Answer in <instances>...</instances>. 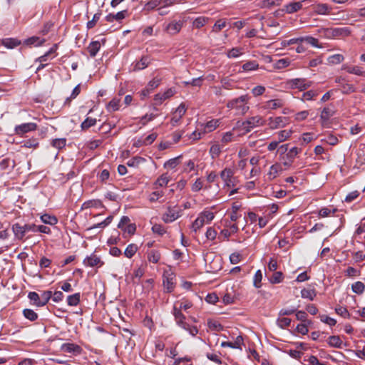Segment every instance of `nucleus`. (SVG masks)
<instances>
[{
  "instance_id": "obj_56",
  "label": "nucleus",
  "mask_w": 365,
  "mask_h": 365,
  "mask_svg": "<svg viewBox=\"0 0 365 365\" xmlns=\"http://www.w3.org/2000/svg\"><path fill=\"white\" fill-rule=\"evenodd\" d=\"M283 279V274L282 272H274L269 279L272 284L280 283Z\"/></svg>"
},
{
  "instance_id": "obj_50",
  "label": "nucleus",
  "mask_w": 365,
  "mask_h": 365,
  "mask_svg": "<svg viewBox=\"0 0 365 365\" xmlns=\"http://www.w3.org/2000/svg\"><path fill=\"white\" fill-rule=\"evenodd\" d=\"M242 50L243 49L242 48H232V49L227 51V56L229 58H237L243 53Z\"/></svg>"
},
{
  "instance_id": "obj_57",
  "label": "nucleus",
  "mask_w": 365,
  "mask_h": 365,
  "mask_svg": "<svg viewBox=\"0 0 365 365\" xmlns=\"http://www.w3.org/2000/svg\"><path fill=\"white\" fill-rule=\"evenodd\" d=\"M262 279V273L261 270L259 269L255 274L254 279H253V285L256 288L261 287V286H262V283H261Z\"/></svg>"
},
{
  "instance_id": "obj_9",
  "label": "nucleus",
  "mask_w": 365,
  "mask_h": 365,
  "mask_svg": "<svg viewBox=\"0 0 365 365\" xmlns=\"http://www.w3.org/2000/svg\"><path fill=\"white\" fill-rule=\"evenodd\" d=\"M187 108L184 103H180L173 113L170 124L173 127L177 126L182 116L185 114Z\"/></svg>"
},
{
  "instance_id": "obj_59",
  "label": "nucleus",
  "mask_w": 365,
  "mask_h": 365,
  "mask_svg": "<svg viewBox=\"0 0 365 365\" xmlns=\"http://www.w3.org/2000/svg\"><path fill=\"white\" fill-rule=\"evenodd\" d=\"M96 123V119L92 118H86V120L81 123V128L83 130L88 129Z\"/></svg>"
},
{
  "instance_id": "obj_27",
  "label": "nucleus",
  "mask_w": 365,
  "mask_h": 365,
  "mask_svg": "<svg viewBox=\"0 0 365 365\" xmlns=\"http://www.w3.org/2000/svg\"><path fill=\"white\" fill-rule=\"evenodd\" d=\"M220 119H212L207 122L204 127L205 133H210L215 130L220 125Z\"/></svg>"
},
{
  "instance_id": "obj_44",
  "label": "nucleus",
  "mask_w": 365,
  "mask_h": 365,
  "mask_svg": "<svg viewBox=\"0 0 365 365\" xmlns=\"http://www.w3.org/2000/svg\"><path fill=\"white\" fill-rule=\"evenodd\" d=\"M24 317L30 320L31 322H34L38 319V314L33 309H25L23 310Z\"/></svg>"
},
{
  "instance_id": "obj_52",
  "label": "nucleus",
  "mask_w": 365,
  "mask_h": 365,
  "mask_svg": "<svg viewBox=\"0 0 365 365\" xmlns=\"http://www.w3.org/2000/svg\"><path fill=\"white\" fill-rule=\"evenodd\" d=\"M300 38H302V42L305 41L314 47L322 48V46H319L318 43V42H319L318 39L314 37L307 36H304V37H300Z\"/></svg>"
},
{
  "instance_id": "obj_6",
  "label": "nucleus",
  "mask_w": 365,
  "mask_h": 365,
  "mask_svg": "<svg viewBox=\"0 0 365 365\" xmlns=\"http://www.w3.org/2000/svg\"><path fill=\"white\" fill-rule=\"evenodd\" d=\"M220 178L224 182L225 186L231 187L237 185V180L234 175V170L230 168H225L220 172Z\"/></svg>"
},
{
  "instance_id": "obj_46",
  "label": "nucleus",
  "mask_w": 365,
  "mask_h": 365,
  "mask_svg": "<svg viewBox=\"0 0 365 365\" xmlns=\"http://www.w3.org/2000/svg\"><path fill=\"white\" fill-rule=\"evenodd\" d=\"M138 246L135 244H130L125 250L124 255L128 258H131L138 251Z\"/></svg>"
},
{
  "instance_id": "obj_64",
  "label": "nucleus",
  "mask_w": 365,
  "mask_h": 365,
  "mask_svg": "<svg viewBox=\"0 0 365 365\" xmlns=\"http://www.w3.org/2000/svg\"><path fill=\"white\" fill-rule=\"evenodd\" d=\"M200 215L202 217L207 224L210 223L214 219V213L210 211H204Z\"/></svg>"
},
{
  "instance_id": "obj_36",
  "label": "nucleus",
  "mask_w": 365,
  "mask_h": 365,
  "mask_svg": "<svg viewBox=\"0 0 365 365\" xmlns=\"http://www.w3.org/2000/svg\"><path fill=\"white\" fill-rule=\"evenodd\" d=\"M236 128H237V125L233 128L232 131H228L223 133L221 139L222 143L227 144L235 140L236 137L235 136L233 130H235Z\"/></svg>"
},
{
  "instance_id": "obj_38",
  "label": "nucleus",
  "mask_w": 365,
  "mask_h": 365,
  "mask_svg": "<svg viewBox=\"0 0 365 365\" xmlns=\"http://www.w3.org/2000/svg\"><path fill=\"white\" fill-rule=\"evenodd\" d=\"M160 259V253L159 251L152 250L148 253V259L150 262L158 263Z\"/></svg>"
},
{
  "instance_id": "obj_14",
  "label": "nucleus",
  "mask_w": 365,
  "mask_h": 365,
  "mask_svg": "<svg viewBox=\"0 0 365 365\" xmlns=\"http://www.w3.org/2000/svg\"><path fill=\"white\" fill-rule=\"evenodd\" d=\"M284 105V103L282 99H272L264 102L261 106V108L264 110H272L282 108Z\"/></svg>"
},
{
  "instance_id": "obj_23",
  "label": "nucleus",
  "mask_w": 365,
  "mask_h": 365,
  "mask_svg": "<svg viewBox=\"0 0 365 365\" xmlns=\"http://www.w3.org/2000/svg\"><path fill=\"white\" fill-rule=\"evenodd\" d=\"M169 181L167 174H163L155 182L153 188L158 190L159 187H166Z\"/></svg>"
},
{
  "instance_id": "obj_43",
  "label": "nucleus",
  "mask_w": 365,
  "mask_h": 365,
  "mask_svg": "<svg viewBox=\"0 0 365 365\" xmlns=\"http://www.w3.org/2000/svg\"><path fill=\"white\" fill-rule=\"evenodd\" d=\"M290 64L289 58H281L274 63V68L276 69H283L288 67Z\"/></svg>"
},
{
  "instance_id": "obj_21",
  "label": "nucleus",
  "mask_w": 365,
  "mask_h": 365,
  "mask_svg": "<svg viewBox=\"0 0 365 365\" xmlns=\"http://www.w3.org/2000/svg\"><path fill=\"white\" fill-rule=\"evenodd\" d=\"M301 149L298 148L297 147H293L291 149H289L286 154V157L288 159L289 162H284V165H289L293 161L295 157L301 152Z\"/></svg>"
},
{
  "instance_id": "obj_37",
  "label": "nucleus",
  "mask_w": 365,
  "mask_h": 365,
  "mask_svg": "<svg viewBox=\"0 0 365 365\" xmlns=\"http://www.w3.org/2000/svg\"><path fill=\"white\" fill-rule=\"evenodd\" d=\"M334 110L327 106V107H325L324 108V109L322 110V113H321V115H320V118L321 119L324 121V122H326L327 121L331 116L334 115Z\"/></svg>"
},
{
  "instance_id": "obj_5",
  "label": "nucleus",
  "mask_w": 365,
  "mask_h": 365,
  "mask_svg": "<svg viewBox=\"0 0 365 365\" xmlns=\"http://www.w3.org/2000/svg\"><path fill=\"white\" fill-rule=\"evenodd\" d=\"M248 97L246 95L230 101L227 103V107L231 109H236L239 113L245 114L248 110L247 104Z\"/></svg>"
},
{
  "instance_id": "obj_51",
  "label": "nucleus",
  "mask_w": 365,
  "mask_h": 365,
  "mask_svg": "<svg viewBox=\"0 0 365 365\" xmlns=\"http://www.w3.org/2000/svg\"><path fill=\"white\" fill-rule=\"evenodd\" d=\"M207 21L208 18L205 16H199L193 21L192 26L195 28L200 29L205 26L207 24Z\"/></svg>"
},
{
  "instance_id": "obj_60",
  "label": "nucleus",
  "mask_w": 365,
  "mask_h": 365,
  "mask_svg": "<svg viewBox=\"0 0 365 365\" xmlns=\"http://www.w3.org/2000/svg\"><path fill=\"white\" fill-rule=\"evenodd\" d=\"M101 204L100 200H91L86 201L82 205V209H88L93 207H98Z\"/></svg>"
},
{
  "instance_id": "obj_15",
  "label": "nucleus",
  "mask_w": 365,
  "mask_h": 365,
  "mask_svg": "<svg viewBox=\"0 0 365 365\" xmlns=\"http://www.w3.org/2000/svg\"><path fill=\"white\" fill-rule=\"evenodd\" d=\"M61 351L78 355L81 353L82 349L79 345L73 343H64L61 346Z\"/></svg>"
},
{
  "instance_id": "obj_41",
  "label": "nucleus",
  "mask_w": 365,
  "mask_h": 365,
  "mask_svg": "<svg viewBox=\"0 0 365 365\" xmlns=\"http://www.w3.org/2000/svg\"><path fill=\"white\" fill-rule=\"evenodd\" d=\"M222 152V148L219 144L212 145L209 150L210 155L212 159H215L220 155Z\"/></svg>"
},
{
  "instance_id": "obj_34",
  "label": "nucleus",
  "mask_w": 365,
  "mask_h": 365,
  "mask_svg": "<svg viewBox=\"0 0 365 365\" xmlns=\"http://www.w3.org/2000/svg\"><path fill=\"white\" fill-rule=\"evenodd\" d=\"M81 300V294L79 292L69 295L67 297V304L68 306H77Z\"/></svg>"
},
{
  "instance_id": "obj_12",
  "label": "nucleus",
  "mask_w": 365,
  "mask_h": 365,
  "mask_svg": "<svg viewBox=\"0 0 365 365\" xmlns=\"http://www.w3.org/2000/svg\"><path fill=\"white\" fill-rule=\"evenodd\" d=\"M182 25V21H172L168 24H164V30L170 35H175L180 31Z\"/></svg>"
},
{
  "instance_id": "obj_25",
  "label": "nucleus",
  "mask_w": 365,
  "mask_h": 365,
  "mask_svg": "<svg viewBox=\"0 0 365 365\" xmlns=\"http://www.w3.org/2000/svg\"><path fill=\"white\" fill-rule=\"evenodd\" d=\"M284 10L287 14H293L302 8V2H291L284 6Z\"/></svg>"
},
{
  "instance_id": "obj_55",
  "label": "nucleus",
  "mask_w": 365,
  "mask_h": 365,
  "mask_svg": "<svg viewBox=\"0 0 365 365\" xmlns=\"http://www.w3.org/2000/svg\"><path fill=\"white\" fill-rule=\"evenodd\" d=\"M225 26H226L225 19H219L215 23L214 26H212V31L218 33L222 29H224Z\"/></svg>"
},
{
  "instance_id": "obj_18",
  "label": "nucleus",
  "mask_w": 365,
  "mask_h": 365,
  "mask_svg": "<svg viewBox=\"0 0 365 365\" xmlns=\"http://www.w3.org/2000/svg\"><path fill=\"white\" fill-rule=\"evenodd\" d=\"M342 69L345 70L349 73L354 74L356 76H362L365 74L364 71L359 66H351L348 65H343Z\"/></svg>"
},
{
  "instance_id": "obj_10",
  "label": "nucleus",
  "mask_w": 365,
  "mask_h": 365,
  "mask_svg": "<svg viewBox=\"0 0 365 365\" xmlns=\"http://www.w3.org/2000/svg\"><path fill=\"white\" fill-rule=\"evenodd\" d=\"M37 125L35 123H26L21 125H16L14 128V133L18 135H23L24 134L36 130Z\"/></svg>"
},
{
  "instance_id": "obj_22",
  "label": "nucleus",
  "mask_w": 365,
  "mask_h": 365,
  "mask_svg": "<svg viewBox=\"0 0 365 365\" xmlns=\"http://www.w3.org/2000/svg\"><path fill=\"white\" fill-rule=\"evenodd\" d=\"M242 341H243L242 337L240 336H238L234 342L233 341H222L221 343V346L230 347L232 349H240Z\"/></svg>"
},
{
  "instance_id": "obj_26",
  "label": "nucleus",
  "mask_w": 365,
  "mask_h": 365,
  "mask_svg": "<svg viewBox=\"0 0 365 365\" xmlns=\"http://www.w3.org/2000/svg\"><path fill=\"white\" fill-rule=\"evenodd\" d=\"M282 171L281 165L279 164H274L269 168V170L267 173V177L269 180H272L277 178L279 173Z\"/></svg>"
},
{
  "instance_id": "obj_7",
  "label": "nucleus",
  "mask_w": 365,
  "mask_h": 365,
  "mask_svg": "<svg viewBox=\"0 0 365 365\" xmlns=\"http://www.w3.org/2000/svg\"><path fill=\"white\" fill-rule=\"evenodd\" d=\"M265 124L270 130H277L279 128H284L289 124V119L287 117L277 116L269 117L266 121Z\"/></svg>"
},
{
  "instance_id": "obj_35",
  "label": "nucleus",
  "mask_w": 365,
  "mask_h": 365,
  "mask_svg": "<svg viewBox=\"0 0 365 365\" xmlns=\"http://www.w3.org/2000/svg\"><path fill=\"white\" fill-rule=\"evenodd\" d=\"M162 4V0H150V1H148L143 6V11H152L153 9H155V8H157L158 6H160Z\"/></svg>"
},
{
  "instance_id": "obj_29",
  "label": "nucleus",
  "mask_w": 365,
  "mask_h": 365,
  "mask_svg": "<svg viewBox=\"0 0 365 365\" xmlns=\"http://www.w3.org/2000/svg\"><path fill=\"white\" fill-rule=\"evenodd\" d=\"M150 58L147 56H143L140 61L136 62L134 70H143L150 63Z\"/></svg>"
},
{
  "instance_id": "obj_33",
  "label": "nucleus",
  "mask_w": 365,
  "mask_h": 365,
  "mask_svg": "<svg viewBox=\"0 0 365 365\" xmlns=\"http://www.w3.org/2000/svg\"><path fill=\"white\" fill-rule=\"evenodd\" d=\"M41 220L45 223L50 225H55L58 222V219L54 215H51L48 214H44L41 216Z\"/></svg>"
},
{
  "instance_id": "obj_17",
  "label": "nucleus",
  "mask_w": 365,
  "mask_h": 365,
  "mask_svg": "<svg viewBox=\"0 0 365 365\" xmlns=\"http://www.w3.org/2000/svg\"><path fill=\"white\" fill-rule=\"evenodd\" d=\"M128 15V11L127 10H123L120 11L115 14H109L106 16V20L108 22H113V21H117L118 22H120L123 19L125 18V16Z\"/></svg>"
},
{
  "instance_id": "obj_48",
  "label": "nucleus",
  "mask_w": 365,
  "mask_h": 365,
  "mask_svg": "<svg viewBox=\"0 0 365 365\" xmlns=\"http://www.w3.org/2000/svg\"><path fill=\"white\" fill-rule=\"evenodd\" d=\"M28 298L33 302V304L41 307V301H40V295L36 292H30L28 294Z\"/></svg>"
},
{
  "instance_id": "obj_4",
  "label": "nucleus",
  "mask_w": 365,
  "mask_h": 365,
  "mask_svg": "<svg viewBox=\"0 0 365 365\" xmlns=\"http://www.w3.org/2000/svg\"><path fill=\"white\" fill-rule=\"evenodd\" d=\"M34 228L35 224L34 223H26L24 225L15 223L12 225L14 237L19 240H22L27 233L30 232H34Z\"/></svg>"
},
{
  "instance_id": "obj_31",
  "label": "nucleus",
  "mask_w": 365,
  "mask_h": 365,
  "mask_svg": "<svg viewBox=\"0 0 365 365\" xmlns=\"http://www.w3.org/2000/svg\"><path fill=\"white\" fill-rule=\"evenodd\" d=\"M293 133L292 130H282L277 133V140L278 142L282 143L288 140L292 134Z\"/></svg>"
},
{
  "instance_id": "obj_30",
  "label": "nucleus",
  "mask_w": 365,
  "mask_h": 365,
  "mask_svg": "<svg viewBox=\"0 0 365 365\" xmlns=\"http://www.w3.org/2000/svg\"><path fill=\"white\" fill-rule=\"evenodd\" d=\"M120 98H114L107 105V106H106L107 110L110 113L118 110L120 108Z\"/></svg>"
},
{
  "instance_id": "obj_61",
  "label": "nucleus",
  "mask_w": 365,
  "mask_h": 365,
  "mask_svg": "<svg viewBox=\"0 0 365 365\" xmlns=\"http://www.w3.org/2000/svg\"><path fill=\"white\" fill-rule=\"evenodd\" d=\"M291 324V319L289 318L283 317L279 318L277 320V324L282 329H284L289 327Z\"/></svg>"
},
{
  "instance_id": "obj_58",
  "label": "nucleus",
  "mask_w": 365,
  "mask_h": 365,
  "mask_svg": "<svg viewBox=\"0 0 365 365\" xmlns=\"http://www.w3.org/2000/svg\"><path fill=\"white\" fill-rule=\"evenodd\" d=\"M66 143V138H56L53 139L51 142V145L53 147L57 149H61L65 147Z\"/></svg>"
},
{
  "instance_id": "obj_32",
  "label": "nucleus",
  "mask_w": 365,
  "mask_h": 365,
  "mask_svg": "<svg viewBox=\"0 0 365 365\" xmlns=\"http://www.w3.org/2000/svg\"><path fill=\"white\" fill-rule=\"evenodd\" d=\"M205 224L207 223L205 220L200 215H199L196 220L192 222L191 228L195 232H197Z\"/></svg>"
},
{
  "instance_id": "obj_8",
  "label": "nucleus",
  "mask_w": 365,
  "mask_h": 365,
  "mask_svg": "<svg viewBox=\"0 0 365 365\" xmlns=\"http://www.w3.org/2000/svg\"><path fill=\"white\" fill-rule=\"evenodd\" d=\"M182 215V210L176 207H168L162 219L165 223H170Z\"/></svg>"
},
{
  "instance_id": "obj_20",
  "label": "nucleus",
  "mask_w": 365,
  "mask_h": 365,
  "mask_svg": "<svg viewBox=\"0 0 365 365\" xmlns=\"http://www.w3.org/2000/svg\"><path fill=\"white\" fill-rule=\"evenodd\" d=\"M163 282L165 288L168 292H171L173 290L175 283L173 282V277L172 274H169L168 275L164 274Z\"/></svg>"
},
{
  "instance_id": "obj_54",
  "label": "nucleus",
  "mask_w": 365,
  "mask_h": 365,
  "mask_svg": "<svg viewBox=\"0 0 365 365\" xmlns=\"http://www.w3.org/2000/svg\"><path fill=\"white\" fill-rule=\"evenodd\" d=\"M44 41H45L44 39H41L39 37L32 36V37L27 38L26 40L25 43L27 45L41 46L43 43Z\"/></svg>"
},
{
  "instance_id": "obj_47",
  "label": "nucleus",
  "mask_w": 365,
  "mask_h": 365,
  "mask_svg": "<svg viewBox=\"0 0 365 365\" xmlns=\"http://www.w3.org/2000/svg\"><path fill=\"white\" fill-rule=\"evenodd\" d=\"M2 44L9 48H13L20 44V41L15 38H5L2 41Z\"/></svg>"
},
{
  "instance_id": "obj_16",
  "label": "nucleus",
  "mask_w": 365,
  "mask_h": 365,
  "mask_svg": "<svg viewBox=\"0 0 365 365\" xmlns=\"http://www.w3.org/2000/svg\"><path fill=\"white\" fill-rule=\"evenodd\" d=\"M175 93V90L174 88H168L164 93H157L155 95L154 100L156 102V104H161L163 101L172 97Z\"/></svg>"
},
{
  "instance_id": "obj_42",
  "label": "nucleus",
  "mask_w": 365,
  "mask_h": 365,
  "mask_svg": "<svg viewBox=\"0 0 365 365\" xmlns=\"http://www.w3.org/2000/svg\"><path fill=\"white\" fill-rule=\"evenodd\" d=\"M259 68V64L256 61H250L244 63L242 68L244 71H255Z\"/></svg>"
},
{
  "instance_id": "obj_53",
  "label": "nucleus",
  "mask_w": 365,
  "mask_h": 365,
  "mask_svg": "<svg viewBox=\"0 0 365 365\" xmlns=\"http://www.w3.org/2000/svg\"><path fill=\"white\" fill-rule=\"evenodd\" d=\"M344 59V57L341 54H334L329 56L327 59L328 63L330 64H339L342 62Z\"/></svg>"
},
{
  "instance_id": "obj_3",
  "label": "nucleus",
  "mask_w": 365,
  "mask_h": 365,
  "mask_svg": "<svg viewBox=\"0 0 365 365\" xmlns=\"http://www.w3.org/2000/svg\"><path fill=\"white\" fill-rule=\"evenodd\" d=\"M173 314L174 315L176 324L180 327L187 331L189 334L192 336H195L197 334L198 329L197 327L191 326L185 322V315L181 312L180 309H178L176 305L173 307Z\"/></svg>"
},
{
  "instance_id": "obj_49",
  "label": "nucleus",
  "mask_w": 365,
  "mask_h": 365,
  "mask_svg": "<svg viewBox=\"0 0 365 365\" xmlns=\"http://www.w3.org/2000/svg\"><path fill=\"white\" fill-rule=\"evenodd\" d=\"M351 289H352L353 292H354L357 294H361L364 292V291L365 289V285L363 282L358 281V282H356L355 283L352 284Z\"/></svg>"
},
{
  "instance_id": "obj_62",
  "label": "nucleus",
  "mask_w": 365,
  "mask_h": 365,
  "mask_svg": "<svg viewBox=\"0 0 365 365\" xmlns=\"http://www.w3.org/2000/svg\"><path fill=\"white\" fill-rule=\"evenodd\" d=\"M143 161H144V158H143L141 157L136 156V157H134V158L130 159L127 162V165L129 167L135 168V167H137Z\"/></svg>"
},
{
  "instance_id": "obj_24",
  "label": "nucleus",
  "mask_w": 365,
  "mask_h": 365,
  "mask_svg": "<svg viewBox=\"0 0 365 365\" xmlns=\"http://www.w3.org/2000/svg\"><path fill=\"white\" fill-rule=\"evenodd\" d=\"M101 44L100 41H95L90 43L88 45L87 50L91 57H95L100 50Z\"/></svg>"
},
{
  "instance_id": "obj_40",
  "label": "nucleus",
  "mask_w": 365,
  "mask_h": 365,
  "mask_svg": "<svg viewBox=\"0 0 365 365\" xmlns=\"http://www.w3.org/2000/svg\"><path fill=\"white\" fill-rule=\"evenodd\" d=\"M317 294L314 289H303L301 291V296L302 298L308 299L312 301L316 297Z\"/></svg>"
},
{
  "instance_id": "obj_45",
  "label": "nucleus",
  "mask_w": 365,
  "mask_h": 365,
  "mask_svg": "<svg viewBox=\"0 0 365 365\" xmlns=\"http://www.w3.org/2000/svg\"><path fill=\"white\" fill-rule=\"evenodd\" d=\"M208 328L215 331H220L223 329L222 325L216 320L208 319L207 320Z\"/></svg>"
},
{
  "instance_id": "obj_13",
  "label": "nucleus",
  "mask_w": 365,
  "mask_h": 365,
  "mask_svg": "<svg viewBox=\"0 0 365 365\" xmlns=\"http://www.w3.org/2000/svg\"><path fill=\"white\" fill-rule=\"evenodd\" d=\"M83 264L86 267H101L103 265V262L101 260V257L95 255L94 253L91 254L90 256H87L83 261Z\"/></svg>"
},
{
  "instance_id": "obj_11",
  "label": "nucleus",
  "mask_w": 365,
  "mask_h": 365,
  "mask_svg": "<svg viewBox=\"0 0 365 365\" xmlns=\"http://www.w3.org/2000/svg\"><path fill=\"white\" fill-rule=\"evenodd\" d=\"M288 84L291 88H297L304 91L311 86V82L305 78H294L289 81Z\"/></svg>"
},
{
  "instance_id": "obj_1",
  "label": "nucleus",
  "mask_w": 365,
  "mask_h": 365,
  "mask_svg": "<svg viewBox=\"0 0 365 365\" xmlns=\"http://www.w3.org/2000/svg\"><path fill=\"white\" fill-rule=\"evenodd\" d=\"M266 120L260 115L249 117L245 121H237V127L241 128L242 133L250 132L255 128L265 125Z\"/></svg>"
},
{
  "instance_id": "obj_63",
  "label": "nucleus",
  "mask_w": 365,
  "mask_h": 365,
  "mask_svg": "<svg viewBox=\"0 0 365 365\" xmlns=\"http://www.w3.org/2000/svg\"><path fill=\"white\" fill-rule=\"evenodd\" d=\"M158 116V114H145V115L142 116L140 118V123L143 125H145L148 122L154 120Z\"/></svg>"
},
{
  "instance_id": "obj_2",
  "label": "nucleus",
  "mask_w": 365,
  "mask_h": 365,
  "mask_svg": "<svg viewBox=\"0 0 365 365\" xmlns=\"http://www.w3.org/2000/svg\"><path fill=\"white\" fill-rule=\"evenodd\" d=\"M319 33L326 38H341L349 36L351 30L348 27L322 28Z\"/></svg>"
},
{
  "instance_id": "obj_28",
  "label": "nucleus",
  "mask_w": 365,
  "mask_h": 365,
  "mask_svg": "<svg viewBox=\"0 0 365 365\" xmlns=\"http://www.w3.org/2000/svg\"><path fill=\"white\" fill-rule=\"evenodd\" d=\"M331 8L327 4H319L314 8V11L319 15H326L330 13Z\"/></svg>"
},
{
  "instance_id": "obj_19",
  "label": "nucleus",
  "mask_w": 365,
  "mask_h": 365,
  "mask_svg": "<svg viewBox=\"0 0 365 365\" xmlns=\"http://www.w3.org/2000/svg\"><path fill=\"white\" fill-rule=\"evenodd\" d=\"M328 344L331 347L341 349L342 348L343 341L339 336H331L327 340Z\"/></svg>"
},
{
  "instance_id": "obj_39",
  "label": "nucleus",
  "mask_w": 365,
  "mask_h": 365,
  "mask_svg": "<svg viewBox=\"0 0 365 365\" xmlns=\"http://www.w3.org/2000/svg\"><path fill=\"white\" fill-rule=\"evenodd\" d=\"M52 299V291L51 290H46L42 292V293L40 295V301H41V307L45 306L50 299Z\"/></svg>"
}]
</instances>
